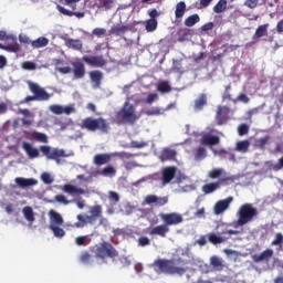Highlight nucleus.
I'll return each mask as SVG.
<instances>
[{"label":"nucleus","mask_w":283,"mask_h":283,"mask_svg":"<svg viewBox=\"0 0 283 283\" xmlns=\"http://www.w3.org/2000/svg\"><path fill=\"white\" fill-rule=\"evenodd\" d=\"M232 202H233V197H228L223 200H219L214 205L216 216H220V213H224V211H227V209H229V207L231 206Z\"/></svg>","instance_id":"14"},{"label":"nucleus","mask_w":283,"mask_h":283,"mask_svg":"<svg viewBox=\"0 0 283 283\" xmlns=\"http://www.w3.org/2000/svg\"><path fill=\"white\" fill-rule=\"evenodd\" d=\"M210 266L214 271H224V260H222V258L213 255L210 258Z\"/></svg>","instance_id":"25"},{"label":"nucleus","mask_w":283,"mask_h":283,"mask_svg":"<svg viewBox=\"0 0 283 283\" xmlns=\"http://www.w3.org/2000/svg\"><path fill=\"white\" fill-rule=\"evenodd\" d=\"M269 140H271V136L261 137L260 139L255 140L254 146L258 149H264V147L269 145Z\"/></svg>","instance_id":"47"},{"label":"nucleus","mask_w":283,"mask_h":283,"mask_svg":"<svg viewBox=\"0 0 283 283\" xmlns=\"http://www.w3.org/2000/svg\"><path fill=\"white\" fill-rule=\"evenodd\" d=\"M22 149L25 151L29 158H39L40 156L39 149L32 147V144L28 142L22 143Z\"/></svg>","instance_id":"23"},{"label":"nucleus","mask_w":283,"mask_h":283,"mask_svg":"<svg viewBox=\"0 0 283 283\" xmlns=\"http://www.w3.org/2000/svg\"><path fill=\"white\" fill-rule=\"evenodd\" d=\"M73 75L75 80L85 78V64L83 62H73Z\"/></svg>","instance_id":"17"},{"label":"nucleus","mask_w":283,"mask_h":283,"mask_svg":"<svg viewBox=\"0 0 283 283\" xmlns=\"http://www.w3.org/2000/svg\"><path fill=\"white\" fill-rule=\"evenodd\" d=\"M185 261L180 258L178 259H157L154 261L153 266L156 273H165L166 275H185L187 269L178 266Z\"/></svg>","instance_id":"2"},{"label":"nucleus","mask_w":283,"mask_h":283,"mask_svg":"<svg viewBox=\"0 0 283 283\" xmlns=\"http://www.w3.org/2000/svg\"><path fill=\"white\" fill-rule=\"evenodd\" d=\"M41 180L44 185H52V182H54V178L52 175H50V172H43L41 175Z\"/></svg>","instance_id":"49"},{"label":"nucleus","mask_w":283,"mask_h":283,"mask_svg":"<svg viewBox=\"0 0 283 283\" xmlns=\"http://www.w3.org/2000/svg\"><path fill=\"white\" fill-rule=\"evenodd\" d=\"M90 213L91 216H86V220H88V222H95V220H98V218L103 216V206L96 205L91 207Z\"/></svg>","instance_id":"18"},{"label":"nucleus","mask_w":283,"mask_h":283,"mask_svg":"<svg viewBox=\"0 0 283 283\" xmlns=\"http://www.w3.org/2000/svg\"><path fill=\"white\" fill-rule=\"evenodd\" d=\"M22 213L28 222L32 224L34 222V210H32V207L27 206L22 209Z\"/></svg>","instance_id":"34"},{"label":"nucleus","mask_w":283,"mask_h":283,"mask_svg":"<svg viewBox=\"0 0 283 283\" xmlns=\"http://www.w3.org/2000/svg\"><path fill=\"white\" fill-rule=\"evenodd\" d=\"M157 91L161 94H167L171 92V85H169V82L163 81L157 85Z\"/></svg>","instance_id":"45"},{"label":"nucleus","mask_w":283,"mask_h":283,"mask_svg":"<svg viewBox=\"0 0 283 283\" xmlns=\"http://www.w3.org/2000/svg\"><path fill=\"white\" fill-rule=\"evenodd\" d=\"M158 28V20L148 19L145 24L146 32H154Z\"/></svg>","instance_id":"40"},{"label":"nucleus","mask_w":283,"mask_h":283,"mask_svg":"<svg viewBox=\"0 0 283 283\" xmlns=\"http://www.w3.org/2000/svg\"><path fill=\"white\" fill-rule=\"evenodd\" d=\"M138 120L136 107L129 102H125L119 111L115 112L114 122L116 125H134Z\"/></svg>","instance_id":"4"},{"label":"nucleus","mask_w":283,"mask_h":283,"mask_svg":"<svg viewBox=\"0 0 283 283\" xmlns=\"http://www.w3.org/2000/svg\"><path fill=\"white\" fill-rule=\"evenodd\" d=\"M160 220L164 222L150 230V235H159V238H167V233H169V227H178V224H182L184 218L182 214L178 212H169V213H159Z\"/></svg>","instance_id":"1"},{"label":"nucleus","mask_w":283,"mask_h":283,"mask_svg":"<svg viewBox=\"0 0 283 283\" xmlns=\"http://www.w3.org/2000/svg\"><path fill=\"white\" fill-rule=\"evenodd\" d=\"M266 34H269V24H262L256 29L253 39H262Z\"/></svg>","instance_id":"35"},{"label":"nucleus","mask_w":283,"mask_h":283,"mask_svg":"<svg viewBox=\"0 0 283 283\" xmlns=\"http://www.w3.org/2000/svg\"><path fill=\"white\" fill-rule=\"evenodd\" d=\"M75 244L77 247H87L90 244V241L87 239V235H80L75 239Z\"/></svg>","instance_id":"48"},{"label":"nucleus","mask_w":283,"mask_h":283,"mask_svg":"<svg viewBox=\"0 0 283 283\" xmlns=\"http://www.w3.org/2000/svg\"><path fill=\"white\" fill-rule=\"evenodd\" d=\"M14 182L20 187V189H28L29 187H34L39 185V181L36 179L23 177H17L14 179Z\"/></svg>","instance_id":"16"},{"label":"nucleus","mask_w":283,"mask_h":283,"mask_svg":"<svg viewBox=\"0 0 283 283\" xmlns=\"http://www.w3.org/2000/svg\"><path fill=\"white\" fill-rule=\"evenodd\" d=\"M208 241L211 244H222L223 242H226V239L216 234V233H209L208 234Z\"/></svg>","instance_id":"41"},{"label":"nucleus","mask_w":283,"mask_h":283,"mask_svg":"<svg viewBox=\"0 0 283 283\" xmlns=\"http://www.w3.org/2000/svg\"><path fill=\"white\" fill-rule=\"evenodd\" d=\"M200 22V15H198L197 13L188 17L186 20H185V25L187 28H193V25L196 23H199Z\"/></svg>","instance_id":"38"},{"label":"nucleus","mask_w":283,"mask_h":283,"mask_svg":"<svg viewBox=\"0 0 283 283\" xmlns=\"http://www.w3.org/2000/svg\"><path fill=\"white\" fill-rule=\"evenodd\" d=\"M97 8L103 10H112L114 8V0H98Z\"/></svg>","instance_id":"44"},{"label":"nucleus","mask_w":283,"mask_h":283,"mask_svg":"<svg viewBox=\"0 0 283 283\" xmlns=\"http://www.w3.org/2000/svg\"><path fill=\"white\" fill-rule=\"evenodd\" d=\"M177 153L171 148H164L160 153L159 159L161 163H167V160H176Z\"/></svg>","instance_id":"22"},{"label":"nucleus","mask_w":283,"mask_h":283,"mask_svg":"<svg viewBox=\"0 0 283 283\" xmlns=\"http://www.w3.org/2000/svg\"><path fill=\"white\" fill-rule=\"evenodd\" d=\"M80 262H82V264H92V262H94V258L90 252L84 251L80 255Z\"/></svg>","instance_id":"46"},{"label":"nucleus","mask_w":283,"mask_h":283,"mask_svg":"<svg viewBox=\"0 0 283 283\" xmlns=\"http://www.w3.org/2000/svg\"><path fill=\"white\" fill-rule=\"evenodd\" d=\"M82 61L91 67H105L107 65V60L103 55H84Z\"/></svg>","instance_id":"10"},{"label":"nucleus","mask_w":283,"mask_h":283,"mask_svg":"<svg viewBox=\"0 0 283 283\" xmlns=\"http://www.w3.org/2000/svg\"><path fill=\"white\" fill-rule=\"evenodd\" d=\"M66 45L72 48V50H83V42L81 40L69 39Z\"/></svg>","instance_id":"39"},{"label":"nucleus","mask_w":283,"mask_h":283,"mask_svg":"<svg viewBox=\"0 0 283 283\" xmlns=\"http://www.w3.org/2000/svg\"><path fill=\"white\" fill-rule=\"evenodd\" d=\"M283 244V234L282 232H277L275 234L274 240L272 241V247H282Z\"/></svg>","instance_id":"52"},{"label":"nucleus","mask_w":283,"mask_h":283,"mask_svg":"<svg viewBox=\"0 0 283 283\" xmlns=\"http://www.w3.org/2000/svg\"><path fill=\"white\" fill-rule=\"evenodd\" d=\"M138 244L139 247H149V244H151V241L147 237H139Z\"/></svg>","instance_id":"58"},{"label":"nucleus","mask_w":283,"mask_h":283,"mask_svg":"<svg viewBox=\"0 0 283 283\" xmlns=\"http://www.w3.org/2000/svg\"><path fill=\"white\" fill-rule=\"evenodd\" d=\"M108 199L113 200V202H119L120 201V196H118L117 192L109 191L108 192Z\"/></svg>","instance_id":"62"},{"label":"nucleus","mask_w":283,"mask_h":283,"mask_svg":"<svg viewBox=\"0 0 283 283\" xmlns=\"http://www.w3.org/2000/svg\"><path fill=\"white\" fill-rule=\"evenodd\" d=\"M80 127L81 129H86V132H101V134H109V124L107 123V119L103 117H86L82 120Z\"/></svg>","instance_id":"6"},{"label":"nucleus","mask_w":283,"mask_h":283,"mask_svg":"<svg viewBox=\"0 0 283 283\" xmlns=\"http://www.w3.org/2000/svg\"><path fill=\"white\" fill-rule=\"evenodd\" d=\"M50 43V40L45 36L38 38L36 40L31 41V45L34 49L45 48Z\"/></svg>","instance_id":"33"},{"label":"nucleus","mask_w":283,"mask_h":283,"mask_svg":"<svg viewBox=\"0 0 283 283\" xmlns=\"http://www.w3.org/2000/svg\"><path fill=\"white\" fill-rule=\"evenodd\" d=\"M271 258H273V249H265L260 254L252 255V261L260 264V262H271Z\"/></svg>","instance_id":"15"},{"label":"nucleus","mask_w":283,"mask_h":283,"mask_svg":"<svg viewBox=\"0 0 283 283\" xmlns=\"http://www.w3.org/2000/svg\"><path fill=\"white\" fill-rule=\"evenodd\" d=\"M222 101H233L235 103V99L231 96V85L226 86Z\"/></svg>","instance_id":"51"},{"label":"nucleus","mask_w":283,"mask_h":283,"mask_svg":"<svg viewBox=\"0 0 283 283\" xmlns=\"http://www.w3.org/2000/svg\"><path fill=\"white\" fill-rule=\"evenodd\" d=\"M224 10H227V0H219L213 7V12L216 14H221Z\"/></svg>","instance_id":"42"},{"label":"nucleus","mask_w":283,"mask_h":283,"mask_svg":"<svg viewBox=\"0 0 283 283\" xmlns=\"http://www.w3.org/2000/svg\"><path fill=\"white\" fill-rule=\"evenodd\" d=\"M108 32L109 34H115V36H123V34L129 32V25L117 23L113 25Z\"/></svg>","instance_id":"19"},{"label":"nucleus","mask_w":283,"mask_h":283,"mask_svg":"<svg viewBox=\"0 0 283 283\" xmlns=\"http://www.w3.org/2000/svg\"><path fill=\"white\" fill-rule=\"evenodd\" d=\"M56 10L60 12V14H63L64 17H76L77 19H83V17H85V12L71 11L65 9L61 4L56 6Z\"/></svg>","instance_id":"21"},{"label":"nucleus","mask_w":283,"mask_h":283,"mask_svg":"<svg viewBox=\"0 0 283 283\" xmlns=\"http://www.w3.org/2000/svg\"><path fill=\"white\" fill-rule=\"evenodd\" d=\"M90 78L96 87H101V81H103V72L101 71H91Z\"/></svg>","instance_id":"29"},{"label":"nucleus","mask_w":283,"mask_h":283,"mask_svg":"<svg viewBox=\"0 0 283 283\" xmlns=\"http://www.w3.org/2000/svg\"><path fill=\"white\" fill-rule=\"evenodd\" d=\"M185 12H187V4L185 1L178 2L175 10L176 19H182L185 17Z\"/></svg>","instance_id":"31"},{"label":"nucleus","mask_w":283,"mask_h":283,"mask_svg":"<svg viewBox=\"0 0 283 283\" xmlns=\"http://www.w3.org/2000/svg\"><path fill=\"white\" fill-rule=\"evenodd\" d=\"M91 251L98 260H107V258L115 260V258H118V250L107 241H104L98 245L91 247Z\"/></svg>","instance_id":"7"},{"label":"nucleus","mask_w":283,"mask_h":283,"mask_svg":"<svg viewBox=\"0 0 283 283\" xmlns=\"http://www.w3.org/2000/svg\"><path fill=\"white\" fill-rule=\"evenodd\" d=\"M178 171V168L174 167V166H169L163 169L161 171V180H163V185H169V182H171L174 180V178H176V172Z\"/></svg>","instance_id":"12"},{"label":"nucleus","mask_w":283,"mask_h":283,"mask_svg":"<svg viewBox=\"0 0 283 283\" xmlns=\"http://www.w3.org/2000/svg\"><path fill=\"white\" fill-rule=\"evenodd\" d=\"M11 39V44L3 45L2 43H0V50H6L7 52H19L21 50V46L19 45V42H17V38Z\"/></svg>","instance_id":"27"},{"label":"nucleus","mask_w":283,"mask_h":283,"mask_svg":"<svg viewBox=\"0 0 283 283\" xmlns=\"http://www.w3.org/2000/svg\"><path fill=\"white\" fill-rule=\"evenodd\" d=\"M207 105V94L202 93L197 99H195V111L202 112Z\"/></svg>","instance_id":"28"},{"label":"nucleus","mask_w":283,"mask_h":283,"mask_svg":"<svg viewBox=\"0 0 283 283\" xmlns=\"http://www.w3.org/2000/svg\"><path fill=\"white\" fill-rule=\"evenodd\" d=\"M49 229L53 231V234L55 238H64L65 237V230L59 226H54V223L49 226Z\"/></svg>","instance_id":"37"},{"label":"nucleus","mask_w":283,"mask_h":283,"mask_svg":"<svg viewBox=\"0 0 283 283\" xmlns=\"http://www.w3.org/2000/svg\"><path fill=\"white\" fill-rule=\"evenodd\" d=\"M229 114H231V108L228 106L218 105L216 113L217 125H224L229 120Z\"/></svg>","instance_id":"11"},{"label":"nucleus","mask_w":283,"mask_h":283,"mask_svg":"<svg viewBox=\"0 0 283 283\" xmlns=\"http://www.w3.org/2000/svg\"><path fill=\"white\" fill-rule=\"evenodd\" d=\"M201 145H209L213 147V145H220V137L216 135H203L201 137Z\"/></svg>","instance_id":"26"},{"label":"nucleus","mask_w":283,"mask_h":283,"mask_svg":"<svg viewBox=\"0 0 283 283\" xmlns=\"http://www.w3.org/2000/svg\"><path fill=\"white\" fill-rule=\"evenodd\" d=\"M29 90L33 95H28L25 98H23L20 103L21 105L25 103H32V101H50L51 95L45 91V88L39 86V84L34 82H28Z\"/></svg>","instance_id":"8"},{"label":"nucleus","mask_w":283,"mask_h":283,"mask_svg":"<svg viewBox=\"0 0 283 283\" xmlns=\"http://www.w3.org/2000/svg\"><path fill=\"white\" fill-rule=\"evenodd\" d=\"M258 216H260L258 208L253 207L252 203H243L237 211L238 219L234 227H245V224L253 222Z\"/></svg>","instance_id":"5"},{"label":"nucleus","mask_w":283,"mask_h":283,"mask_svg":"<svg viewBox=\"0 0 283 283\" xmlns=\"http://www.w3.org/2000/svg\"><path fill=\"white\" fill-rule=\"evenodd\" d=\"M207 157V149L200 147L197 149V153H196V160H202V158H206Z\"/></svg>","instance_id":"55"},{"label":"nucleus","mask_w":283,"mask_h":283,"mask_svg":"<svg viewBox=\"0 0 283 283\" xmlns=\"http://www.w3.org/2000/svg\"><path fill=\"white\" fill-rule=\"evenodd\" d=\"M119 262H120L122 266H124V268L132 265V261L127 256L119 258Z\"/></svg>","instance_id":"64"},{"label":"nucleus","mask_w":283,"mask_h":283,"mask_svg":"<svg viewBox=\"0 0 283 283\" xmlns=\"http://www.w3.org/2000/svg\"><path fill=\"white\" fill-rule=\"evenodd\" d=\"M160 114V108L154 107L148 111H146L147 116H158Z\"/></svg>","instance_id":"63"},{"label":"nucleus","mask_w":283,"mask_h":283,"mask_svg":"<svg viewBox=\"0 0 283 283\" xmlns=\"http://www.w3.org/2000/svg\"><path fill=\"white\" fill-rule=\"evenodd\" d=\"M50 218H51V223L54 224V227H62L63 224V217L59 212H55L54 210L50 211Z\"/></svg>","instance_id":"30"},{"label":"nucleus","mask_w":283,"mask_h":283,"mask_svg":"<svg viewBox=\"0 0 283 283\" xmlns=\"http://www.w3.org/2000/svg\"><path fill=\"white\" fill-rule=\"evenodd\" d=\"M249 147H251V142L244 139L237 143L235 151H240V154H247V151H249Z\"/></svg>","instance_id":"32"},{"label":"nucleus","mask_w":283,"mask_h":283,"mask_svg":"<svg viewBox=\"0 0 283 283\" xmlns=\"http://www.w3.org/2000/svg\"><path fill=\"white\" fill-rule=\"evenodd\" d=\"M192 35L191 29H184L179 32L178 41L179 43H185V41H189V38Z\"/></svg>","instance_id":"43"},{"label":"nucleus","mask_w":283,"mask_h":283,"mask_svg":"<svg viewBox=\"0 0 283 283\" xmlns=\"http://www.w3.org/2000/svg\"><path fill=\"white\" fill-rule=\"evenodd\" d=\"M50 112H52V114H55L56 116H61V114H66L67 116H70V114H74L75 108L74 106H61L59 104H53L49 107Z\"/></svg>","instance_id":"13"},{"label":"nucleus","mask_w":283,"mask_h":283,"mask_svg":"<svg viewBox=\"0 0 283 283\" xmlns=\"http://www.w3.org/2000/svg\"><path fill=\"white\" fill-rule=\"evenodd\" d=\"M208 178L211 180H218L216 182L206 184L202 186V191L208 196L209 193H213V191H218L221 185H226V182H233V178L224 171L222 168H213L208 172Z\"/></svg>","instance_id":"3"},{"label":"nucleus","mask_w":283,"mask_h":283,"mask_svg":"<svg viewBox=\"0 0 283 283\" xmlns=\"http://www.w3.org/2000/svg\"><path fill=\"white\" fill-rule=\"evenodd\" d=\"M92 34H94V36H104V34H107V30L103 28H96L92 31Z\"/></svg>","instance_id":"59"},{"label":"nucleus","mask_w":283,"mask_h":283,"mask_svg":"<svg viewBox=\"0 0 283 283\" xmlns=\"http://www.w3.org/2000/svg\"><path fill=\"white\" fill-rule=\"evenodd\" d=\"M157 196L156 195H148L145 197V205H156Z\"/></svg>","instance_id":"57"},{"label":"nucleus","mask_w":283,"mask_h":283,"mask_svg":"<svg viewBox=\"0 0 283 283\" xmlns=\"http://www.w3.org/2000/svg\"><path fill=\"white\" fill-rule=\"evenodd\" d=\"M62 191L64 193H69L70 196H83L85 190L83 188H78L74 185L66 184L62 187Z\"/></svg>","instance_id":"20"},{"label":"nucleus","mask_w":283,"mask_h":283,"mask_svg":"<svg viewBox=\"0 0 283 283\" xmlns=\"http://www.w3.org/2000/svg\"><path fill=\"white\" fill-rule=\"evenodd\" d=\"M31 138L33 140H36V143H48V135H45V133H39L36 130L31 133Z\"/></svg>","instance_id":"36"},{"label":"nucleus","mask_w":283,"mask_h":283,"mask_svg":"<svg viewBox=\"0 0 283 283\" xmlns=\"http://www.w3.org/2000/svg\"><path fill=\"white\" fill-rule=\"evenodd\" d=\"M54 200H55V202H60L61 205H65V206H67V205H70V202H72V201L67 200V198L63 195L55 196Z\"/></svg>","instance_id":"54"},{"label":"nucleus","mask_w":283,"mask_h":283,"mask_svg":"<svg viewBox=\"0 0 283 283\" xmlns=\"http://www.w3.org/2000/svg\"><path fill=\"white\" fill-rule=\"evenodd\" d=\"M40 151L49 160H55L56 165H61V158H67L65 149L52 148L50 146H40Z\"/></svg>","instance_id":"9"},{"label":"nucleus","mask_w":283,"mask_h":283,"mask_svg":"<svg viewBox=\"0 0 283 283\" xmlns=\"http://www.w3.org/2000/svg\"><path fill=\"white\" fill-rule=\"evenodd\" d=\"M155 101H158V94H156V93H150V94L147 96L146 103H147L148 105H151V103H154Z\"/></svg>","instance_id":"61"},{"label":"nucleus","mask_w":283,"mask_h":283,"mask_svg":"<svg viewBox=\"0 0 283 283\" xmlns=\"http://www.w3.org/2000/svg\"><path fill=\"white\" fill-rule=\"evenodd\" d=\"M112 160V155L109 154H97L93 158L94 165H97V167H101L103 165H107Z\"/></svg>","instance_id":"24"},{"label":"nucleus","mask_w":283,"mask_h":283,"mask_svg":"<svg viewBox=\"0 0 283 283\" xmlns=\"http://www.w3.org/2000/svg\"><path fill=\"white\" fill-rule=\"evenodd\" d=\"M169 202V198L167 197H157V200L155 201L156 207H165Z\"/></svg>","instance_id":"56"},{"label":"nucleus","mask_w":283,"mask_h":283,"mask_svg":"<svg viewBox=\"0 0 283 283\" xmlns=\"http://www.w3.org/2000/svg\"><path fill=\"white\" fill-rule=\"evenodd\" d=\"M238 134H239V136H247V134H249V125H247V124L239 125Z\"/></svg>","instance_id":"53"},{"label":"nucleus","mask_w":283,"mask_h":283,"mask_svg":"<svg viewBox=\"0 0 283 283\" xmlns=\"http://www.w3.org/2000/svg\"><path fill=\"white\" fill-rule=\"evenodd\" d=\"M23 70H36V64L34 62L27 61L22 63Z\"/></svg>","instance_id":"60"},{"label":"nucleus","mask_w":283,"mask_h":283,"mask_svg":"<svg viewBox=\"0 0 283 283\" xmlns=\"http://www.w3.org/2000/svg\"><path fill=\"white\" fill-rule=\"evenodd\" d=\"M101 175L106 177L116 176V169L112 166H107L101 171Z\"/></svg>","instance_id":"50"}]
</instances>
